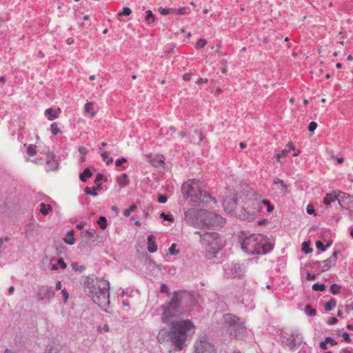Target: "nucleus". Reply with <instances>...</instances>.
I'll use <instances>...</instances> for the list:
<instances>
[{
	"mask_svg": "<svg viewBox=\"0 0 353 353\" xmlns=\"http://www.w3.org/2000/svg\"><path fill=\"white\" fill-rule=\"evenodd\" d=\"M157 250V244H148V250L151 252H155Z\"/></svg>",
	"mask_w": 353,
	"mask_h": 353,
	"instance_id": "obj_44",
	"label": "nucleus"
},
{
	"mask_svg": "<svg viewBox=\"0 0 353 353\" xmlns=\"http://www.w3.org/2000/svg\"><path fill=\"white\" fill-rule=\"evenodd\" d=\"M78 150H79V153H80L81 154H83V155L86 154H87V152H88V150H87V148H85L84 146H80V147L79 148Z\"/></svg>",
	"mask_w": 353,
	"mask_h": 353,
	"instance_id": "obj_51",
	"label": "nucleus"
},
{
	"mask_svg": "<svg viewBox=\"0 0 353 353\" xmlns=\"http://www.w3.org/2000/svg\"><path fill=\"white\" fill-rule=\"evenodd\" d=\"M50 130L53 135H56L59 132V128L56 123L50 125Z\"/></svg>",
	"mask_w": 353,
	"mask_h": 353,
	"instance_id": "obj_39",
	"label": "nucleus"
},
{
	"mask_svg": "<svg viewBox=\"0 0 353 353\" xmlns=\"http://www.w3.org/2000/svg\"><path fill=\"white\" fill-rule=\"evenodd\" d=\"M219 235L213 232H195L193 234L192 240L199 241L201 243H212L214 241L219 239Z\"/></svg>",
	"mask_w": 353,
	"mask_h": 353,
	"instance_id": "obj_10",
	"label": "nucleus"
},
{
	"mask_svg": "<svg viewBox=\"0 0 353 353\" xmlns=\"http://www.w3.org/2000/svg\"><path fill=\"white\" fill-rule=\"evenodd\" d=\"M183 197L192 205H199L208 202L210 196L203 190L201 182L190 179L185 182L181 187Z\"/></svg>",
	"mask_w": 353,
	"mask_h": 353,
	"instance_id": "obj_3",
	"label": "nucleus"
},
{
	"mask_svg": "<svg viewBox=\"0 0 353 353\" xmlns=\"http://www.w3.org/2000/svg\"><path fill=\"white\" fill-rule=\"evenodd\" d=\"M274 184L277 186V188L283 192H286L288 189V185L285 183V181L279 178H275L274 179Z\"/></svg>",
	"mask_w": 353,
	"mask_h": 353,
	"instance_id": "obj_18",
	"label": "nucleus"
},
{
	"mask_svg": "<svg viewBox=\"0 0 353 353\" xmlns=\"http://www.w3.org/2000/svg\"><path fill=\"white\" fill-rule=\"evenodd\" d=\"M61 112V108H58L57 109H52L51 108H47L45 110V116L47 117L49 121H53L57 118H59L60 114Z\"/></svg>",
	"mask_w": 353,
	"mask_h": 353,
	"instance_id": "obj_17",
	"label": "nucleus"
},
{
	"mask_svg": "<svg viewBox=\"0 0 353 353\" xmlns=\"http://www.w3.org/2000/svg\"><path fill=\"white\" fill-rule=\"evenodd\" d=\"M101 156L107 165H109L113 162V159L110 157V153L108 152L101 151Z\"/></svg>",
	"mask_w": 353,
	"mask_h": 353,
	"instance_id": "obj_23",
	"label": "nucleus"
},
{
	"mask_svg": "<svg viewBox=\"0 0 353 353\" xmlns=\"http://www.w3.org/2000/svg\"><path fill=\"white\" fill-rule=\"evenodd\" d=\"M347 196L349 197V196L347 194H346L344 192H339L337 194H336V192H330V193H327L325 195V196L323 198V202L325 205H330L331 203L337 200L339 203L341 205H342L341 204V198H345Z\"/></svg>",
	"mask_w": 353,
	"mask_h": 353,
	"instance_id": "obj_14",
	"label": "nucleus"
},
{
	"mask_svg": "<svg viewBox=\"0 0 353 353\" xmlns=\"http://www.w3.org/2000/svg\"><path fill=\"white\" fill-rule=\"evenodd\" d=\"M325 342H327V343H330L332 346L336 345L337 344L336 341L330 337L326 338Z\"/></svg>",
	"mask_w": 353,
	"mask_h": 353,
	"instance_id": "obj_48",
	"label": "nucleus"
},
{
	"mask_svg": "<svg viewBox=\"0 0 353 353\" xmlns=\"http://www.w3.org/2000/svg\"><path fill=\"white\" fill-rule=\"evenodd\" d=\"M74 40L72 37H69L66 39V43L68 45H72L74 43Z\"/></svg>",
	"mask_w": 353,
	"mask_h": 353,
	"instance_id": "obj_63",
	"label": "nucleus"
},
{
	"mask_svg": "<svg viewBox=\"0 0 353 353\" xmlns=\"http://www.w3.org/2000/svg\"><path fill=\"white\" fill-rule=\"evenodd\" d=\"M302 251L305 254H309L312 252V249L310 248V244H302Z\"/></svg>",
	"mask_w": 353,
	"mask_h": 353,
	"instance_id": "obj_42",
	"label": "nucleus"
},
{
	"mask_svg": "<svg viewBox=\"0 0 353 353\" xmlns=\"http://www.w3.org/2000/svg\"><path fill=\"white\" fill-rule=\"evenodd\" d=\"M61 281H58L56 283L55 289H56V290H61Z\"/></svg>",
	"mask_w": 353,
	"mask_h": 353,
	"instance_id": "obj_64",
	"label": "nucleus"
},
{
	"mask_svg": "<svg viewBox=\"0 0 353 353\" xmlns=\"http://www.w3.org/2000/svg\"><path fill=\"white\" fill-rule=\"evenodd\" d=\"M289 153V150H283L280 153L276 154V161L277 162H281V159L285 157H287Z\"/></svg>",
	"mask_w": 353,
	"mask_h": 353,
	"instance_id": "obj_34",
	"label": "nucleus"
},
{
	"mask_svg": "<svg viewBox=\"0 0 353 353\" xmlns=\"http://www.w3.org/2000/svg\"><path fill=\"white\" fill-rule=\"evenodd\" d=\"M287 148L288 149L287 150H289V152L290 150H294V144L292 143V142H289L288 144H287Z\"/></svg>",
	"mask_w": 353,
	"mask_h": 353,
	"instance_id": "obj_62",
	"label": "nucleus"
},
{
	"mask_svg": "<svg viewBox=\"0 0 353 353\" xmlns=\"http://www.w3.org/2000/svg\"><path fill=\"white\" fill-rule=\"evenodd\" d=\"M137 207L136 205H131L129 208L126 209L123 211V215L125 216H129L132 212H134L137 210Z\"/></svg>",
	"mask_w": 353,
	"mask_h": 353,
	"instance_id": "obj_31",
	"label": "nucleus"
},
{
	"mask_svg": "<svg viewBox=\"0 0 353 353\" xmlns=\"http://www.w3.org/2000/svg\"><path fill=\"white\" fill-rule=\"evenodd\" d=\"M92 172L88 168L85 169V170L80 174L79 179L81 181L85 182L86 180L91 177Z\"/></svg>",
	"mask_w": 353,
	"mask_h": 353,
	"instance_id": "obj_26",
	"label": "nucleus"
},
{
	"mask_svg": "<svg viewBox=\"0 0 353 353\" xmlns=\"http://www.w3.org/2000/svg\"><path fill=\"white\" fill-rule=\"evenodd\" d=\"M244 272V268L240 265H237L234 266V272H232V274L235 277H240L243 275Z\"/></svg>",
	"mask_w": 353,
	"mask_h": 353,
	"instance_id": "obj_22",
	"label": "nucleus"
},
{
	"mask_svg": "<svg viewBox=\"0 0 353 353\" xmlns=\"http://www.w3.org/2000/svg\"><path fill=\"white\" fill-rule=\"evenodd\" d=\"M336 303L334 299L330 300L325 305V310L327 311H330L336 307Z\"/></svg>",
	"mask_w": 353,
	"mask_h": 353,
	"instance_id": "obj_30",
	"label": "nucleus"
},
{
	"mask_svg": "<svg viewBox=\"0 0 353 353\" xmlns=\"http://www.w3.org/2000/svg\"><path fill=\"white\" fill-rule=\"evenodd\" d=\"M159 11L160 12V13L161 14H163V15H166V14H169L170 13L174 12L173 9H165V8H159Z\"/></svg>",
	"mask_w": 353,
	"mask_h": 353,
	"instance_id": "obj_40",
	"label": "nucleus"
},
{
	"mask_svg": "<svg viewBox=\"0 0 353 353\" xmlns=\"http://www.w3.org/2000/svg\"><path fill=\"white\" fill-rule=\"evenodd\" d=\"M306 210H307V213L309 214H312L314 213V208L313 205H312L310 204L307 205Z\"/></svg>",
	"mask_w": 353,
	"mask_h": 353,
	"instance_id": "obj_49",
	"label": "nucleus"
},
{
	"mask_svg": "<svg viewBox=\"0 0 353 353\" xmlns=\"http://www.w3.org/2000/svg\"><path fill=\"white\" fill-rule=\"evenodd\" d=\"M330 291L333 294H337L341 291V286L337 284H332L330 287Z\"/></svg>",
	"mask_w": 353,
	"mask_h": 353,
	"instance_id": "obj_37",
	"label": "nucleus"
},
{
	"mask_svg": "<svg viewBox=\"0 0 353 353\" xmlns=\"http://www.w3.org/2000/svg\"><path fill=\"white\" fill-rule=\"evenodd\" d=\"M223 319L227 330L234 338L242 336L246 332V327L240 319L233 314H226Z\"/></svg>",
	"mask_w": 353,
	"mask_h": 353,
	"instance_id": "obj_5",
	"label": "nucleus"
},
{
	"mask_svg": "<svg viewBox=\"0 0 353 353\" xmlns=\"http://www.w3.org/2000/svg\"><path fill=\"white\" fill-rule=\"evenodd\" d=\"M207 43L208 42L205 39H200L196 42L194 47L196 50H200L204 48Z\"/></svg>",
	"mask_w": 353,
	"mask_h": 353,
	"instance_id": "obj_28",
	"label": "nucleus"
},
{
	"mask_svg": "<svg viewBox=\"0 0 353 353\" xmlns=\"http://www.w3.org/2000/svg\"><path fill=\"white\" fill-rule=\"evenodd\" d=\"M327 342H325V340L324 341H323V342H321V343H320V347H321L322 350H326V349L327 348Z\"/></svg>",
	"mask_w": 353,
	"mask_h": 353,
	"instance_id": "obj_61",
	"label": "nucleus"
},
{
	"mask_svg": "<svg viewBox=\"0 0 353 353\" xmlns=\"http://www.w3.org/2000/svg\"><path fill=\"white\" fill-rule=\"evenodd\" d=\"M160 217L163 219L164 221H168L170 223H173L174 221V219L171 214H166L165 212H162L160 214Z\"/></svg>",
	"mask_w": 353,
	"mask_h": 353,
	"instance_id": "obj_29",
	"label": "nucleus"
},
{
	"mask_svg": "<svg viewBox=\"0 0 353 353\" xmlns=\"http://www.w3.org/2000/svg\"><path fill=\"white\" fill-rule=\"evenodd\" d=\"M52 210V208L51 205H46L44 203H41L40 204V209L39 212L43 214V215H48L51 211Z\"/></svg>",
	"mask_w": 353,
	"mask_h": 353,
	"instance_id": "obj_20",
	"label": "nucleus"
},
{
	"mask_svg": "<svg viewBox=\"0 0 353 353\" xmlns=\"http://www.w3.org/2000/svg\"><path fill=\"white\" fill-rule=\"evenodd\" d=\"M161 292L165 293L168 296H170V293L168 292V287L165 284H162L161 286Z\"/></svg>",
	"mask_w": 353,
	"mask_h": 353,
	"instance_id": "obj_46",
	"label": "nucleus"
},
{
	"mask_svg": "<svg viewBox=\"0 0 353 353\" xmlns=\"http://www.w3.org/2000/svg\"><path fill=\"white\" fill-rule=\"evenodd\" d=\"M239 243H263L265 241L264 236L261 234H251L248 232L240 231L237 233Z\"/></svg>",
	"mask_w": 353,
	"mask_h": 353,
	"instance_id": "obj_9",
	"label": "nucleus"
},
{
	"mask_svg": "<svg viewBox=\"0 0 353 353\" xmlns=\"http://www.w3.org/2000/svg\"><path fill=\"white\" fill-rule=\"evenodd\" d=\"M195 333V325L190 319L173 321L170 323V331L161 329L157 339L161 343L171 341L176 350L181 351L185 347V342Z\"/></svg>",
	"mask_w": 353,
	"mask_h": 353,
	"instance_id": "obj_1",
	"label": "nucleus"
},
{
	"mask_svg": "<svg viewBox=\"0 0 353 353\" xmlns=\"http://www.w3.org/2000/svg\"><path fill=\"white\" fill-rule=\"evenodd\" d=\"M126 161H127L126 159H125V158H121V159H117V160L116 161V162H115V165H116L117 166H120V165H121V164H122L123 163H125V162H126Z\"/></svg>",
	"mask_w": 353,
	"mask_h": 353,
	"instance_id": "obj_52",
	"label": "nucleus"
},
{
	"mask_svg": "<svg viewBox=\"0 0 353 353\" xmlns=\"http://www.w3.org/2000/svg\"><path fill=\"white\" fill-rule=\"evenodd\" d=\"M64 243H74L75 239L74 237V232L73 230H70L66 236L63 239Z\"/></svg>",
	"mask_w": 353,
	"mask_h": 353,
	"instance_id": "obj_27",
	"label": "nucleus"
},
{
	"mask_svg": "<svg viewBox=\"0 0 353 353\" xmlns=\"http://www.w3.org/2000/svg\"><path fill=\"white\" fill-rule=\"evenodd\" d=\"M250 202L252 203V204L254 207V210H250L248 205L246 206V209L250 211V212H252V213L255 212V211H259V209L262 208L261 204L267 205V211L269 212H272L274 210L273 205H271V203L269 201L265 200V199H263L262 201H259L256 199H254L252 200H250Z\"/></svg>",
	"mask_w": 353,
	"mask_h": 353,
	"instance_id": "obj_13",
	"label": "nucleus"
},
{
	"mask_svg": "<svg viewBox=\"0 0 353 353\" xmlns=\"http://www.w3.org/2000/svg\"><path fill=\"white\" fill-rule=\"evenodd\" d=\"M312 290L314 291L323 292L325 290V285L323 283H314L312 285Z\"/></svg>",
	"mask_w": 353,
	"mask_h": 353,
	"instance_id": "obj_32",
	"label": "nucleus"
},
{
	"mask_svg": "<svg viewBox=\"0 0 353 353\" xmlns=\"http://www.w3.org/2000/svg\"><path fill=\"white\" fill-rule=\"evenodd\" d=\"M27 152L28 154L30 155V156H34L37 153V150H36V145H30L28 147V149H27Z\"/></svg>",
	"mask_w": 353,
	"mask_h": 353,
	"instance_id": "obj_38",
	"label": "nucleus"
},
{
	"mask_svg": "<svg viewBox=\"0 0 353 353\" xmlns=\"http://www.w3.org/2000/svg\"><path fill=\"white\" fill-rule=\"evenodd\" d=\"M306 279L309 281L314 280L316 279V276L310 273H307Z\"/></svg>",
	"mask_w": 353,
	"mask_h": 353,
	"instance_id": "obj_60",
	"label": "nucleus"
},
{
	"mask_svg": "<svg viewBox=\"0 0 353 353\" xmlns=\"http://www.w3.org/2000/svg\"><path fill=\"white\" fill-rule=\"evenodd\" d=\"M46 165L47 171H55L58 169V163L55 160L54 154L50 152L46 154Z\"/></svg>",
	"mask_w": 353,
	"mask_h": 353,
	"instance_id": "obj_16",
	"label": "nucleus"
},
{
	"mask_svg": "<svg viewBox=\"0 0 353 353\" xmlns=\"http://www.w3.org/2000/svg\"><path fill=\"white\" fill-rule=\"evenodd\" d=\"M243 251L248 254H264L273 248L272 244H241Z\"/></svg>",
	"mask_w": 353,
	"mask_h": 353,
	"instance_id": "obj_7",
	"label": "nucleus"
},
{
	"mask_svg": "<svg viewBox=\"0 0 353 353\" xmlns=\"http://www.w3.org/2000/svg\"><path fill=\"white\" fill-rule=\"evenodd\" d=\"M194 347L193 353H216L214 346L205 336L196 340Z\"/></svg>",
	"mask_w": 353,
	"mask_h": 353,
	"instance_id": "obj_8",
	"label": "nucleus"
},
{
	"mask_svg": "<svg viewBox=\"0 0 353 353\" xmlns=\"http://www.w3.org/2000/svg\"><path fill=\"white\" fill-rule=\"evenodd\" d=\"M117 181L119 183H123L124 185H127L128 183V176L126 174H122L117 179Z\"/></svg>",
	"mask_w": 353,
	"mask_h": 353,
	"instance_id": "obj_33",
	"label": "nucleus"
},
{
	"mask_svg": "<svg viewBox=\"0 0 353 353\" xmlns=\"http://www.w3.org/2000/svg\"><path fill=\"white\" fill-rule=\"evenodd\" d=\"M317 128V123L314 121H312L310 123L308 126V130L311 132H314Z\"/></svg>",
	"mask_w": 353,
	"mask_h": 353,
	"instance_id": "obj_43",
	"label": "nucleus"
},
{
	"mask_svg": "<svg viewBox=\"0 0 353 353\" xmlns=\"http://www.w3.org/2000/svg\"><path fill=\"white\" fill-rule=\"evenodd\" d=\"M85 111L90 114L91 117H94L96 115V112L93 110V103L88 102L84 106Z\"/></svg>",
	"mask_w": 353,
	"mask_h": 353,
	"instance_id": "obj_21",
	"label": "nucleus"
},
{
	"mask_svg": "<svg viewBox=\"0 0 353 353\" xmlns=\"http://www.w3.org/2000/svg\"><path fill=\"white\" fill-rule=\"evenodd\" d=\"M177 14H185L186 13V9L185 8H181L176 10Z\"/></svg>",
	"mask_w": 353,
	"mask_h": 353,
	"instance_id": "obj_58",
	"label": "nucleus"
},
{
	"mask_svg": "<svg viewBox=\"0 0 353 353\" xmlns=\"http://www.w3.org/2000/svg\"><path fill=\"white\" fill-rule=\"evenodd\" d=\"M212 244H207V245L208 246V248H206V250H207V254H206V256L208 258H212L214 256H216V254H217L219 248H213V251H211V248H210Z\"/></svg>",
	"mask_w": 353,
	"mask_h": 353,
	"instance_id": "obj_25",
	"label": "nucleus"
},
{
	"mask_svg": "<svg viewBox=\"0 0 353 353\" xmlns=\"http://www.w3.org/2000/svg\"><path fill=\"white\" fill-rule=\"evenodd\" d=\"M225 224V219L219 214L208 212V216L205 222V226L218 228Z\"/></svg>",
	"mask_w": 353,
	"mask_h": 353,
	"instance_id": "obj_11",
	"label": "nucleus"
},
{
	"mask_svg": "<svg viewBox=\"0 0 353 353\" xmlns=\"http://www.w3.org/2000/svg\"><path fill=\"white\" fill-rule=\"evenodd\" d=\"M343 339L347 341V342H350L351 341V339L350 337V335L348 334V333L347 332H344L342 335Z\"/></svg>",
	"mask_w": 353,
	"mask_h": 353,
	"instance_id": "obj_54",
	"label": "nucleus"
},
{
	"mask_svg": "<svg viewBox=\"0 0 353 353\" xmlns=\"http://www.w3.org/2000/svg\"><path fill=\"white\" fill-rule=\"evenodd\" d=\"M61 294L63 295V301L65 303L67 301V300L68 299V297H69V294L68 293L66 292V290H62L61 292Z\"/></svg>",
	"mask_w": 353,
	"mask_h": 353,
	"instance_id": "obj_53",
	"label": "nucleus"
},
{
	"mask_svg": "<svg viewBox=\"0 0 353 353\" xmlns=\"http://www.w3.org/2000/svg\"><path fill=\"white\" fill-rule=\"evenodd\" d=\"M336 254H337V252H334L333 253L332 256H330L327 261H325L324 262V265L323 266V271L327 270L330 268V265H328V263H330V262L335 263L336 259Z\"/></svg>",
	"mask_w": 353,
	"mask_h": 353,
	"instance_id": "obj_24",
	"label": "nucleus"
},
{
	"mask_svg": "<svg viewBox=\"0 0 353 353\" xmlns=\"http://www.w3.org/2000/svg\"><path fill=\"white\" fill-rule=\"evenodd\" d=\"M207 82H208L207 79H202V78L198 79L196 81V83L197 84H203V83H206Z\"/></svg>",
	"mask_w": 353,
	"mask_h": 353,
	"instance_id": "obj_57",
	"label": "nucleus"
},
{
	"mask_svg": "<svg viewBox=\"0 0 353 353\" xmlns=\"http://www.w3.org/2000/svg\"><path fill=\"white\" fill-rule=\"evenodd\" d=\"M110 283L107 280L96 276L88 277L85 292L102 310L107 311L110 305Z\"/></svg>",
	"mask_w": 353,
	"mask_h": 353,
	"instance_id": "obj_2",
	"label": "nucleus"
},
{
	"mask_svg": "<svg viewBox=\"0 0 353 353\" xmlns=\"http://www.w3.org/2000/svg\"><path fill=\"white\" fill-rule=\"evenodd\" d=\"M158 201L160 203H165L167 201V196L165 195H159L158 197Z\"/></svg>",
	"mask_w": 353,
	"mask_h": 353,
	"instance_id": "obj_47",
	"label": "nucleus"
},
{
	"mask_svg": "<svg viewBox=\"0 0 353 353\" xmlns=\"http://www.w3.org/2000/svg\"><path fill=\"white\" fill-rule=\"evenodd\" d=\"M131 13H132V10L130 8L125 7L123 9V10L121 12H120L119 13V14L120 16H121V15L128 16V15L131 14Z\"/></svg>",
	"mask_w": 353,
	"mask_h": 353,
	"instance_id": "obj_41",
	"label": "nucleus"
},
{
	"mask_svg": "<svg viewBox=\"0 0 353 353\" xmlns=\"http://www.w3.org/2000/svg\"><path fill=\"white\" fill-rule=\"evenodd\" d=\"M305 312L309 316H314L316 315V310L313 309L310 305H307L305 308Z\"/></svg>",
	"mask_w": 353,
	"mask_h": 353,
	"instance_id": "obj_35",
	"label": "nucleus"
},
{
	"mask_svg": "<svg viewBox=\"0 0 353 353\" xmlns=\"http://www.w3.org/2000/svg\"><path fill=\"white\" fill-rule=\"evenodd\" d=\"M337 321H338V320H337V319L336 317H332V318L329 319L327 323H328L329 325H333V324L336 323Z\"/></svg>",
	"mask_w": 353,
	"mask_h": 353,
	"instance_id": "obj_59",
	"label": "nucleus"
},
{
	"mask_svg": "<svg viewBox=\"0 0 353 353\" xmlns=\"http://www.w3.org/2000/svg\"><path fill=\"white\" fill-rule=\"evenodd\" d=\"M103 179V175L101 174H97V177L94 180L95 185L93 188L86 187L84 189V192L86 194L92 195L93 196H96L97 195V190H101V181Z\"/></svg>",
	"mask_w": 353,
	"mask_h": 353,
	"instance_id": "obj_15",
	"label": "nucleus"
},
{
	"mask_svg": "<svg viewBox=\"0 0 353 353\" xmlns=\"http://www.w3.org/2000/svg\"><path fill=\"white\" fill-rule=\"evenodd\" d=\"M237 205V194H232L223 200V205L227 213L232 214L234 212Z\"/></svg>",
	"mask_w": 353,
	"mask_h": 353,
	"instance_id": "obj_12",
	"label": "nucleus"
},
{
	"mask_svg": "<svg viewBox=\"0 0 353 353\" xmlns=\"http://www.w3.org/2000/svg\"><path fill=\"white\" fill-rule=\"evenodd\" d=\"M106 221H107V220H106L105 217L100 216L97 223L101 229H105L107 227Z\"/></svg>",
	"mask_w": 353,
	"mask_h": 353,
	"instance_id": "obj_36",
	"label": "nucleus"
},
{
	"mask_svg": "<svg viewBox=\"0 0 353 353\" xmlns=\"http://www.w3.org/2000/svg\"><path fill=\"white\" fill-rule=\"evenodd\" d=\"M330 245V244H316V246L320 250L324 251Z\"/></svg>",
	"mask_w": 353,
	"mask_h": 353,
	"instance_id": "obj_50",
	"label": "nucleus"
},
{
	"mask_svg": "<svg viewBox=\"0 0 353 353\" xmlns=\"http://www.w3.org/2000/svg\"><path fill=\"white\" fill-rule=\"evenodd\" d=\"M58 264L62 269H65L66 268V263L61 259H59Z\"/></svg>",
	"mask_w": 353,
	"mask_h": 353,
	"instance_id": "obj_56",
	"label": "nucleus"
},
{
	"mask_svg": "<svg viewBox=\"0 0 353 353\" xmlns=\"http://www.w3.org/2000/svg\"><path fill=\"white\" fill-rule=\"evenodd\" d=\"M208 216V211L190 208L185 212V220L188 223L195 225H205Z\"/></svg>",
	"mask_w": 353,
	"mask_h": 353,
	"instance_id": "obj_6",
	"label": "nucleus"
},
{
	"mask_svg": "<svg viewBox=\"0 0 353 353\" xmlns=\"http://www.w3.org/2000/svg\"><path fill=\"white\" fill-rule=\"evenodd\" d=\"M155 21V16L152 13V12L150 10H147L145 12V21L148 25H152L154 23Z\"/></svg>",
	"mask_w": 353,
	"mask_h": 353,
	"instance_id": "obj_19",
	"label": "nucleus"
},
{
	"mask_svg": "<svg viewBox=\"0 0 353 353\" xmlns=\"http://www.w3.org/2000/svg\"><path fill=\"white\" fill-rule=\"evenodd\" d=\"M183 79L185 81H188L191 79V74L185 73L183 75Z\"/></svg>",
	"mask_w": 353,
	"mask_h": 353,
	"instance_id": "obj_55",
	"label": "nucleus"
},
{
	"mask_svg": "<svg viewBox=\"0 0 353 353\" xmlns=\"http://www.w3.org/2000/svg\"><path fill=\"white\" fill-rule=\"evenodd\" d=\"M184 294L183 291L174 292L170 300L161 305V319L164 322H168L183 314L181 303Z\"/></svg>",
	"mask_w": 353,
	"mask_h": 353,
	"instance_id": "obj_4",
	"label": "nucleus"
},
{
	"mask_svg": "<svg viewBox=\"0 0 353 353\" xmlns=\"http://www.w3.org/2000/svg\"><path fill=\"white\" fill-rule=\"evenodd\" d=\"M169 253L171 255H174L179 253V251L175 250V244H172L171 247L169 248Z\"/></svg>",
	"mask_w": 353,
	"mask_h": 353,
	"instance_id": "obj_45",
	"label": "nucleus"
}]
</instances>
